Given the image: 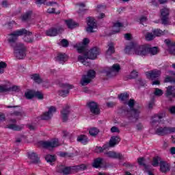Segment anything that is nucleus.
Masks as SVG:
<instances>
[{"label": "nucleus", "instance_id": "2f4dec72", "mask_svg": "<svg viewBox=\"0 0 175 175\" xmlns=\"http://www.w3.org/2000/svg\"><path fill=\"white\" fill-rule=\"evenodd\" d=\"M158 53H159V49L158 47H148V54H150V55H157Z\"/></svg>", "mask_w": 175, "mask_h": 175}, {"label": "nucleus", "instance_id": "f704fd0d", "mask_svg": "<svg viewBox=\"0 0 175 175\" xmlns=\"http://www.w3.org/2000/svg\"><path fill=\"white\" fill-rule=\"evenodd\" d=\"M30 77L31 80H33V81L38 84H40V83H42V79L40 78V75H39V74H32L30 75Z\"/></svg>", "mask_w": 175, "mask_h": 175}, {"label": "nucleus", "instance_id": "f03ea898", "mask_svg": "<svg viewBox=\"0 0 175 175\" xmlns=\"http://www.w3.org/2000/svg\"><path fill=\"white\" fill-rule=\"evenodd\" d=\"M24 42H26V43H33V38L30 37L31 35H32V32L25 29H21L19 30H16L10 34V38H8L9 43H11L12 44H14V42H17V40L18 39V36H23Z\"/></svg>", "mask_w": 175, "mask_h": 175}, {"label": "nucleus", "instance_id": "49530a36", "mask_svg": "<svg viewBox=\"0 0 175 175\" xmlns=\"http://www.w3.org/2000/svg\"><path fill=\"white\" fill-rule=\"evenodd\" d=\"M119 99L122 100V102H125L129 99V94H127L126 93H122L120 95H118Z\"/></svg>", "mask_w": 175, "mask_h": 175}, {"label": "nucleus", "instance_id": "c9c22d12", "mask_svg": "<svg viewBox=\"0 0 175 175\" xmlns=\"http://www.w3.org/2000/svg\"><path fill=\"white\" fill-rule=\"evenodd\" d=\"M120 27H122V23L120 22H117L116 23L113 24V27L112 30L113 33H118V32H120Z\"/></svg>", "mask_w": 175, "mask_h": 175}, {"label": "nucleus", "instance_id": "cd10ccee", "mask_svg": "<svg viewBox=\"0 0 175 175\" xmlns=\"http://www.w3.org/2000/svg\"><path fill=\"white\" fill-rule=\"evenodd\" d=\"M66 54L65 53H59L56 57L57 62H59V64H64V62H66Z\"/></svg>", "mask_w": 175, "mask_h": 175}, {"label": "nucleus", "instance_id": "423d86ee", "mask_svg": "<svg viewBox=\"0 0 175 175\" xmlns=\"http://www.w3.org/2000/svg\"><path fill=\"white\" fill-rule=\"evenodd\" d=\"M81 54H86L89 59H95L99 54H100V49L98 47H93L89 51L85 50V52H82Z\"/></svg>", "mask_w": 175, "mask_h": 175}, {"label": "nucleus", "instance_id": "ddd939ff", "mask_svg": "<svg viewBox=\"0 0 175 175\" xmlns=\"http://www.w3.org/2000/svg\"><path fill=\"white\" fill-rule=\"evenodd\" d=\"M169 8H163L161 10V24L163 25H167L169 24Z\"/></svg>", "mask_w": 175, "mask_h": 175}, {"label": "nucleus", "instance_id": "e433bc0d", "mask_svg": "<svg viewBox=\"0 0 175 175\" xmlns=\"http://www.w3.org/2000/svg\"><path fill=\"white\" fill-rule=\"evenodd\" d=\"M138 163L140 166H144V170H148L150 167V165L144 163V157H140L138 159Z\"/></svg>", "mask_w": 175, "mask_h": 175}, {"label": "nucleus", "instance_id": "39448f33", "mask_svg": "<svg viewBox=\"0 0 175 175\" xmlns=\"http://www.w3.org/2000/svg\"><path fill=\"white\" fill-rule=\"evenodd\" d=\"M7 109H14L13 113H10L12 117H18V118H21V117H25V112L23 110V108L20 106H7Z\"/></svg>", "mask_w": 175, "mask_h": 175}, {"label": "nucleus", "instance_id": "f3484780", "mask_svg": "<svg viewBox=\"0 0 175 175\" xmlns=\"http://www.w3.org/2000/svg\"><path fill=\"white\" fill-rule=\"evenodd\" d=\"M97 25L94 18H88V27L86 29L87 32L92 33L95 32L94 29H96Z\"/></svg>", "mask_w": 175, "mask_h": 175}, {"label": "nucleus", "instance_id": "13d9d810", "mask_svg": "<svg viewBox=\"0 0 175 175\" xmlns=\"http://www.w3.org/2000/svg\"><path fill=\"white\" fill-rule=\"evenodd\" d=\"M61 44L63 47H68L69 46V42L66 39H63L61 41Z\"/></svg>", "mask_w": 175, "mask_h": 175}, {"label": "nucleus", "instance_id": "0e129e2a", "mask_svg": "<svg viewBox=\"0 0 175 175\" xmlns=\"http://www.w3.org/2000/svg\"><path fill=\"white\" fill-rule=\"evenodd\" d=\"M70 133L68 131H64L63 132V137H68V139H70Z\"/></svg>", "mask_w": 175, "mask_h": 175}, {"label": "nucleus", "instance_id": "4468645a", "mask_svg": "<svg viewBox=\"0 0 175 175\" xmlns=\"http://www.w3.org/2000/svg\"><path fill=\"white\" fill-rule=\"evenodd\" d=\"M121 68L118 64H115L111 68H107L105 70V75L107 77H111L114 76L115 72H119Z\"/></svg>", "mask_w": 175, "mask_h": 175}, {"label": "nucleus", "instance_id": "603ef678", "mask_svg": "<svg viewBox=\"0 0 175 175\" xmlns=\"http://www.w3.org/2000/svg\"><path fill=\"white\" fill-rule=\"evenodd\" d=\"M154 94L156 96H162V95H163V91L159 88H155Z\"/></svg>", "mask_w": 175, "mask_h": 175}, {"label": "nucleus", "instance_id": "de8ad7c7", "mask_svg": "<svg viewBox=\"0 0 175 175\" xmlns=\"http://www.w3.org/2000/svg\"><path fill=\"white\" fill-rule=\"evenodd\" d=\"M45 159H46V162H49V163H53V162H54V161H55V157L51 154H47L45 157Z\"/></svg>", "mask_w": 175, "mask_h": 175}, {"label": "nucleus", "instance_id": "6e6d98bb", "mask_svg": "<svg viewBox=\"0 0 175 175\" xmlns=\"http://www.w3.org/2000/svg\"><path fill=\"white\" fill-rule=\"evenodd\" d=\"M8 91H10V88H8V86L6 85L0 86V92H8Z\"/></svg>", "mask_w": 175, "mask_h": 175}, {"label": "nucleus", "instance_id": "a19ab883", "mask_svg": "<svg viewBox=\"0 0 175 175\" xmlns=\"http://www.w3.org/2000/svg\"><path fill=\"white\" fill-rule=\"evenodd\" d=\"M9 129H12V131H21L23 129V126H18L15 124H11L8 126Z\"/></svg>", "mask_w": 175, "mask_h": 175}, {"label": "nucleus", "instance_id": "9d476101", "mask_svg": "<svg viewBox=\"0 0 175 175\" xmlns=\"http://www.w3.org/2000/svg\"><path fill=\"white\" fill-rule=\"evenodd\" d=\"M175 127H159L156 130L157 135L159 136H165L167 133H174Z\"/></svg>", "mask_w": 175, "mask_h": 175}, {"label": "nucleus", "instance_id": "bf43d9fd", "mask_svg": "<svg viewBox=\"0 0 175 175\" xmlns=\"http://www.w3.org/2000/svg\"><path fill=\"white\" fill-rule=\"evenodd\" d=\"M47 12L49 13L50 14H59L61 12H55V8H49L47 10Z\"/></svg>", "mask_w": 175, "mask_h": 175}, {"label": "nucleus", "instance_id": "4d7b16f0", "mask_svg": "<svg viewBox=\"0 0 175 175\" xmlns=\"http://www.w3.org/2000/svg\"><path fill=\"white\" fill-rule=\"evenodd\" d=\"M137 76H139V72H137L136 70H133L130 74L131 79H136V77H137Z\"/></svg>", "mask_w": 175, "mask_h": 175}, {"label": "nucleus", "instance_id": "72a5a7b5", "mask_svg": "<svg viewBox=\"0 0 175 175\" xmlns=\"http://www.w3.org/2000/svg\"><path fill=\"white\" fill-rule=\"evenodd\" d=\"M152 32L154 36H162V35L167 33V30L162 31L160 29H155L152 30Z\"/></svg>", "mask_w": 175, "mask_h": 175}, {"label": "nucleus", "instance_id": "aec40b11", "mask_svg": "<svg viewBox=\"0 0 175 175\" xmlns=\"http://www.w3.org/2000/svg\"><path fill=\"white\" fill-rule=\"evenodd\" d=\"M146 76L148 79H151V80H154L157 77L161 76V71L158 70H151L146 72Z\"/></svg>", "mask_w": 175, "mask_h": 175}, {"label": "nucleus", "instance_id": "6ab92c4d", "mask_svg": "<svg viewBox=\"0 0 175 175\" xmlns=\"http://www.w3.org/2000/svg\"><path fill=\"white\" fill-rule=\"evenodd\" d=\"M57 172L64 175L70 174L72 172V167H66L65 165H59L57 168Z\"/></svg>", "mask_w": 175, "mask_h": 175}, {"label": "nucleus", "instance_id": "a211bd4d", "mask_svg": "<svg viewBox=\"0 0 175 175\" xmlns=\"http://www.w3.org/2000/svg\"><path fill=\"white\" fill-rule=\"evenodd\" d=\"M88 107H89L90 113H92V114H95L96 116H98V114L100 113L99 107H98V104L94 101L88 103Z\"/></svg>", "mask_w": 175, "mask_h": 175}, {"label": "nucleus", "instance_id": "7c9ffc66", "mask_svg": "<svg viewBox=\"0 0 175 175\" xmlns=\"http://www.w3.org/2000/svg\"><path fill=\"white\" fill-rule=\"evenodd\" d=\"M163 160L160 157H155L153 158V160L152 161V166H154V167H157V166H159L161 165V162H162Z\"/></svg>", "mask_w": 175, "mask_h": 175}, {"label": "nucleus", "instance_id": "ea45409f", "mask_svg": "<svg viewBox=\"0 0 175 175\" xmlns=\"http://www.w3.org/2000/svg\"><path fill=\"white\" fill-rule=\"evenodd\" d=\"M170 73L174 76L167 77L165 79V83H175V72L171 71Z\"/></svg>", "mask_w": 175, "mask_h": 175}, {"label": "nucleus", "instance_id": "774afa93", "mask_svg": "<svg viewBox=\"0 0 175 175\" xmlns=\"http://www.w3.org/2000/svg\"><path fill=\"white\" fill-rule=\"evenodd\" d=\"M115 105H116V103H114V102L107 103V106L108 107H113V106H115Z\"/></svg>", "mask_w": 175, "mask_h": 175}, {"label": "nucleus", "instance_id": "680f3d73", "mask_svg": "<svg viewBox=\"0 0 175 175\" xmlns=\"http://www.w3.org/2000/svg\"><path fill=\"white\" fill-rule=\"evenodd\" d=\"M85 169H87V167L84 164L77 165L76 168L77 170H85Z\"/></svg>", "mask_w": 175, "mask_h": 175}, {"label": "nucleus", "instance_id": "f257e3e1", "mask_svg": "<svg viewBox=\"0 0 175 175\" xmlns=\"http://www.w3.org/2000/svg\"><path fill=\"white\" fill-rule=\"evenodd\" d=\"M127 105L130 109L122 107L123 114H124L131 122H133V120L137 121L139 120V116L140 115V113H142L140 107H139V109L133 108L135 107V100L133 99H130L128 101Z\"/></svg>", "mask_w": 175, "mask_h": 175}, {"label": "nucleus", "instance_id": "8fccbe9b", "mask_svg": "<svg viewBox=\"0 0 175 175\" xmlns=\"http://www.w3.org/2000/svg\"><path fill=\"white\" fill-rule=\"evenodd\" d=\"M8 66V64H6L4 62H0V73H4L5 69Z\"/></svg>", "mask_w": 175, "mask_h": 175}, {"label": "nucleus", "instance_id": "393cba45", "mask_svg": "<svg viewBox=\"0 0 175 175\" xmlns=\"http://www.w3.org/2000/svg\"><path fill=\"white\" fill-rule=\"evenodd\" d=\"M121 142V139L118 136H113L110 140L108 145L109 147H114L116 145L118 144Z\"/></svg>", "mask_w": 175, "mask_h": 175}, {"label": "nucleus", "instance_id": "bb28decb", "mask_svg": "<svg viewBox=\"0 0 175 175\" xmlns=\"http://www.w3.org/2000/svg\"><path fill=\"white\" fill-rule=\"evenodd\" d=\"M30 163H39V157L35 152L29 153Z\"/></svg>", "mask_w": 175, "mask_h": 175}, {"label": "nucleus", "instance_id": "052dcab7", "mask_svg": "<svg viewBox=\"0 0 175 175\" xmlns=\"http://www.w3.org/2000/svg\"><path fill=\"white\" fill-rule=\"evenodd\" d=\"M155 105V102L154 100V98H152V100H150L148 103V109H152V107H154V106Z\"/></svg>", "mask_w": 175, "mask_h": 175}, {"label": "nucleus", "instance_id": "c756f323", "mask_svg": "<svg viewBox=\"0 0 175 175\" xmlns=\"http://www.w3.org/2000/svg\"><path fill=\"white\" fill-rule=\"evenodd\" d=\"M102 165H103V159L102 158H97L96 159H94V162H93V167H100V166H102Z\"/></svg>", "mask_w": 175, "mask_h": 175}, {"label": "nucleus", "instance_id": "20e7f679", "mask_svg": "<svg viewBox=\"0 0 175 175\" xmlns=\"http://www.w3.org/2000/svg\"><path fill=\"white\" fill-rule=\"evenodd\" d=\"M134 54L140 57H146V55H148V47L144 45L135 44Z\"/></svg>", "mask_w": 175, "mask_h": 175}, {"label": "nucleus", "instance_id": "c03bdc74", "mask_svg": "<svg viewBox=\"0 0 175 175\" xmlns=\"http://www.w3.org/2000/svg\"><path fill=\"white\" fill-rule=\"evenodd\" d=\"M32 14V12H27L22 16L23 21H29L31 20V16Z\"/></svg>", "mask_w": 175, "mask_h": 175}, {"label": "nucleus", "instance_id": "6e6552de", "mask_svg": "<svg viewBox=\"0 0 175 175\" xmlns=\"http://www.w3.org/2000/svg\"><path fill=\"white\" fill-rule=\"evenodd\" d=\"M90 43V39L84 38L82 42H79L76 44L74 47L77 49L78 53L81 54L82 53H85V50H87V44Z\"/></svg>", "mask_w": 175, "mask_h": 175}, {"label": "nucleus", "instance_id": "4be33fe9", "mask_svg": "<svg viewBox=\"0 0 175 175\" xmlns=\"http://www.w3.org/2000/svg\"><path fill=\"white\" fill-rule=\"evenodd\" d=\"M160 171L162 172V173H167V172H170V165H169V163L167 162L163 161L160 163Z\"/></svg>", "mask_w": 175, "mask_h": 175}, {"label": "nucleus", "instance_id": "3c124183", "mask_svg": "<svg viewBox=\"0 0 175 175\" xmlns=\"http://www.w3.org/2000/svg\"><path fill=\"white\" fill-rule=\"evenodd\" d=\"M136 84H137V85H140L141 87H144V85H146V81L143 80L142 78H138L136 80Z\"/></svg>", "mask_w": 175, "mask_h": 175}, {"label": "nucleus", "instance_id": "1a4fd4ad", "mask_svg": "<svg viewBox=\"0 0 175 175\" xmlns=\"http://www.w3.org/2000/svg\"><path fill=\"white\" fill-rule=\"evenodd\" d=\"M60 87L63 88V90L59 91V95L63 98L68 96L70 92L69 90H72V88H73V85H70L69 83H60Z\"/></svg>", "mask_w": 175, "mask_h": 175}, {"label": "nucleus", "instance_id": "a878e982", "mask_svg": "<svg viewBox=\"0 0 175 175\" xmlns=\"http://www.w3.org/2000/svg\"><path fill=\"white\" fill-rule=\"evenodd\" d=\"M135 47H136V44L131 43L129 45L126 46L124 52L126 54H135Z\"/></svg>", "mask_w": 175, "mask_h": 175}, {"label": "nucleus", "instance_id": "09e8293b", "mask_svg": "<svg viewBox=\"0 0 175 175\" xmlns=\"http://www.w3.org/2000/svg\"><path fill=\"white\" fill-rule=\"evenodd\" d=\"M108 145H104L103 147H100V146H96L95 148V152L99 153V152H103L104 150H106V148H107Z\"/></svg>", "mask_w": 175, "mask_h": 175}, {"label": "nucleus", "instance_id": "79ce46f5", "mask_svg": "<svg viewBox=\"0 0 175 175\" xmlns=\"http://www.w3.org/2000/svg\"><path fill=\"white\" fill-rule=\"evenodd\" d=\"M161 120H162V116L155 115L152 118V125H155V124L159 123Z\"/></svg>", "mask_w": 175, "mask_h": 175}, {"label": "nucleus", "instance_id": "9b49d317", "mask_svg": "<svg viewBox=\"0 0 175 175\" xmlns=\"http://www.w3.org/2000/svg\"><path fill=\"white\" fill-rule=\"evenodd\" d=\"M63 31L64 27L62 26L51 27V29L46 30V35L47 36H57V35H59V33H62Z\"/></svg>", "mask_w": 175, "mask_h": 175}, {"label": "nucleus", "instance_id": "58836bf2", "mask_svg": "<svg viewBox=\"0 0 175 175\" xmlns=\"http://www.w3.org/2000/svg\"><path fill=\"white\" fill-rule=\"evenodd\" d=\"M89 133L90 136H93V137H96L98 135V133H99V129L96 127H93L90 129Z\"/></svg>", "mask_w": 175, "mask_h": 175}, {"label": "nucleus", "instance_id": "7ed1b4c3", "mask_svg": "<svg viewBox=\"0 0 175 175\" xmlns=\"http://www.w3.org/2000/svg\"><path fill=\"white\" fill-rule=\"evenodd\" d=\"M9 43L14 49V57H16L17 59H24L27 55L25 53L27 51V47L25 45L22 43H17V42H14V44H12V42Z\"/></svg>", "mask_w": 175, "mask_h": 175}, {"label": "nucleus", "instance_id": "5fc2aeb1", "mask_svg": "<svg viewBox=\"0 0 175 175\" xmlns=\"http://www.w3.org/2000/svg\"><path fill=\"white\" fill-rule=\"evenodd\" d=\"M146 40H152L155 36L152 33H147L145 36Z\"/></svg>", "mask_w": 175, "mask_h": 175}, {"label": "nucleus", "instance_id": "c85d7f7f", "mask_svg": "<svg viewBox=\"0 0 175 175\" xmlns=\"http://www.w3.org/2000/svg\"><path fill=\"white\" fill-rule=\"evenodd\" d=\"M77 142H79V143H81L82 144H87V143H88V142H90V139H88V137L84 135H81L79 136H78L77 137Z\"/></svg>", "mask_w": 175, "mask_h": 175}, {"label": "nucleus", "instance_id": "e2e57ef3", "mask_svg": "<svg viewBox=\"0 0 175 175\" xmlns=\"http://www.w3.org/2000/svg\"><path fill=\"white\" fill-rule=\"evenodd\" d=\"M111 132L112 133H120V129L117 126H113L112 128H111Z\"/></svg>", "mask_w": 175, "mask_h": 175}, {"label": "nucleus", "instance_id": "69168bd1", "mask_svg": "<svg viewBox=\"0 0 175 175\" xmlns=\"http://www.w3.org/2000/svg\"><path fill=\"white\" fill-rule=\"evenodd\" d=\"M147 21V18L146 16H142L139 18L140 24H143V23H146Z\"/></svg>", "mask_w": 175, "mask_h": 175}, {"label": "nucleus", "instance_id": "37998d69", "mask_svg": "<svg viewBox=\"0 0 175 175\" xmlns=\"http://www.w3.org/2000/svg\"><path fill=\"white\" fill-rule=\"evenodd\" d=\"M25 96L27 99H32V98L35 97V91L29 90L25 93Z\"/></svg>", "mask_w": 175, "mask_h": 175}, {"label": "nucleus", "instance_id": "412c9836", "mask_svg": "<svg viewBox=\"0 0 175 175\" xmlns=\"http://www.w3.org/2000/svg\"><path fill=\"white\" fill-rule=\"evenodd\" d=\"M69 114H70V110L69 109V106L64 107L61 111V116L63 120V122H66L68 118H69Z\"/></svg>", "mask_w": 175, "mask_h": 175}, {"label": "nucleus", "instance_id": "f8f14e48", "mask_svg": "<svg viewBox=\"0 0 175 175\" xmlns=\"http://www.w3.org/2000/svg\"><path fill=\"white\" fill-rule=\"evenodd\" d=\"M41 145L44 148H48L49 150H51V148H55V147H58L59 146V142H58V139H55L52 141H46L42 142Z\"/></svg>", "mask_w": 175, "mask_h": 175}, {"label": "nucleus", "instance_id": "5701e85b", "mask_svg": "<svg viewBox=\"0 0 175 175\" xmlns=\"http://www.w3.org/2000/svg\"><path fill=\"white\" fill-rule=\"evenodd\" d=\"M89 59L86 53H82V55L78 56V61L81 62L85 66H90V62H87V59Z\"/></svg>", "mask_w": 175, "mask_h": 175}, {"label": "nucleus", "instance_id": "4c0bfd02", "mask_svg": "<svg viewBox=\"0 0 175 175\" xmlns=\"http://www.w3.org/2000/svg\"><path fill=\"white\" fill-rule=\"evenodd\" d=\"M108 46H109V48L106 52L107 55H111V54H114V52L116 51L114 50V45L113 44V43L110 42L108 44Z\"/></svg>", "mask_w": 175, "mask_h": 175}, {"label": "nucleus", "instance_id": "338daca9", "mask_svg": "<svg viewBox=\"0 0 175 175\" xmlns=\"http://www.w3.org/2000/svg\"><path fill=\"white\" fill-rule=\"evenodd\" d=\"M10 89V91H18L19 88L18 86H12V88H9Z\"/></svg>", "mask_w": 175, "mask_h": 175}, {"label": "nucleus", "instance_id": "a18cd8bd", "mask_svg": "<svg viewBox=\"0 0 175 175\" xmlns=\"http://www.w3.org/2000/svg\"><path fill=\"white\" fill-rule=\"evenodd\" d=\"M59 157H62V158H72V157H73V153H68L66 152H60Z\"/></svg>", "mask_w": 175, "mask_h": 175}, {"label": "nucleus", "instance_id": "0eeeda50", "mask_svg": "<svg viewBox=\"0 0 175 175\" xmlns=\"http://www.w3.org/2000/svg\"><path fill=\"white\" fill-rule=\"evenodd\" d=\"M95 77V71L94 70H90L88 72L87 75H84L82 77V80L81 81V85H87V84H90L91 83V80Z\"/></svg>", "mask_w": 175, "mask_h": 175}, {"label": "nucleus", "instance_id": "2eb2a0df", "mask_svg": "<svg viewBox=\"0 0 175 175\" xmlns=\"http://www.w3.org/2000/svg\"><path fill=\"white\" fill-rule=\"evenodd\" d=\"M57 111V108L55 107L51 106L49 107L48 111L44 112L41 116V120H51V118L53 117V114Z\"/></svg>", "mask_w": 175, "mask_h": 175}, {"label": "nucleus", "instance_id": "b1692460", "mask_svg": "<svg viewBox=\"0 0 175 175\" xmlns=\"http://www.w3.org/2000/svg\"><path fill=\"white\" fill-rule=\"evenodd\" d=\"M165 43L168 46L169 51L171 54H173L175 51V42H172L170 39L165 40Z\"/></svg>", "mask_w": 175, "mask_h": 175}, {"label": "nucleus", "instance_id": "dca6fc26", "mask_svg": "<svg viewBox=\"0 0 175 175\" xmlns=\"http://www.w3.org/2000/svg\"><path fill=\"white\" fill-rule=\"evenodd\" d=\"M108 158H111L112 159H120V161H124L125 158L124 155L121 153H118L114 151H108L104 153Z\"/></svg>", "mask_w": 175, "mask_h": 175}, {"label": "nucleus", "instance_id": "864d4df0", "mask_svg": "<svg viewBox=\"0 0 175 175\" xmlns=\"http://www.w3.org/2000/svg\"><path fill=\"white\" fill-rule=\"evenodd\" d=\"M34 96H36V98H38V99H39L40 100H42L44 98L43 94H42V92H34Z\"/></svg>", "mask_w": 175, "mask_h": 175}, {"label": "nucleus", "instance_id": "473e14b6", "mask_svg": "<svg viewBox=\"0 0 175 175\" xmlns=\"http://www.w3.org/2000/svg\"><path fill=\"white\" fill-rule=\"evenodd\" d=\"M66 24L70 29H73V28H76L77 27H79V23L72 20L66 21Z\"/></svg>", "mask_w": 175, "mask_h": 175}]
</instances>
